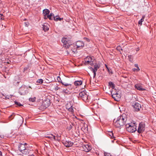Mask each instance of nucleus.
Returning a JSON list of instances; mask_svg holds the SVG:
<instances>
[{
	"mask_svg": "<svg viewBox=\"0 0 156 156\" xmlns=\"http://www.w3.org/2000/svg\"><path fill=\"white\" fill-rule=\"evenodd\" d=\"M62 41L63 43V47L66 48H71V51H68V50H66V51L68 54H69V52H71L73 54L76 53L75 51H76V50L74 48H73L72 47L73 46L72 45L70 41L68 39L65 37L63 38L62 39Z\"/></svg>",
	"mask_w": 156,
	"mask_h": 156,
	"instance_id": "obj_1",
	"label": "nucleus"
},
{
	"mask_svg": "<svg viewBox=\"0 0 156 156\" xmlns=\"http://www.w3.org/2000/svg\"><path fill=\"white\" fill-rule=\"evenodd\" d=\"M126 130L129 132L134 133L136 130V124L134 121L126 125Z\"/></svg>",
	"mask_w": 156,
	"mask_h": 156,
	"instance_id": "obj_2",
	"label": "nucleus"
},
{
	"mask_svg": "<svg viewBox=\"0 0 156 156\" xmlns=\"http://www.w3.org/2000/svg\"><path fill=\"white\" fill-rule=\"evenodd\" d=\"M126 120V117L125 114H122V115L118 117V128L119 127L120 129V127L124 125Z\"/></svg>",
	"mask_w": 156,
	"mask_h": 156,
	"instance_id": "obj_3",
	"label": "nucleus"
},
{
	"mask_svg": "<svg viewBox=\"0 0 156 156\" xmlns=\"http://www.w3.org/2000/svg\"><path fill=\"white\" fill-rule=\"evenodd\" d=\"M145 124L143 122L140 123L138 127L137 131L138 133H142L145 130Z\"/></svg>",
	"mask_w": 156,
	"mask_h": 156,
	"instance_id": "obj_4",
	"label": "nucleus"
},
{
	"mask_svg": "<svg viewBox=\"0 0 156 156\" xmlns=\"http://www.w3.org/2000/svg\"><path fill=\"white\" fill-rule=\"evenodd\" d=\"M27 92V90L25 87V86H22L19 89V93L22 95H25Z\"/></svg>",
	"mask_w": 156,
	"mask_h": 156,
	"instance_id": "obj_5",
	"label": "nucleus"
},
{
	"mask_svg": "<svg viewBox=\"0 0 156 156\" xmlns=\"http://www.w3.org/2000/svg\"><path fill=\"white\" fill-rule=\"evenodd\" d=\"M132 106L134 108V111H135L138 112L140 111L141 108V105L136 102H135L134 105L133 104Z\"/></svg>",
	"mask_w": 156,
	"mask_h": 156,
	"instance_id": "obj_6",
	"label": "nucleus"
},
{
	"mask_svg": "<svg viewBox=\"0 0 156 156\" xmlns=\"http://www.w3.org/2000/svg\"><path fill=\"white\" fill-rule=\"evenodd\" d=\"M50 105V100L47 99L44 101L42 104V106L44 108H48Z\"/></svg>",
	"mask_w": 156,
	"mask_h": 156,
	"instance_id": "obj_7",
	"label": "nucleus"
},
{
	"mask_svg": "<svg viewBox=\"0 0 156 156\" xmlns=\"http://www.w3.org/2000/svg\"><path fill=\"white\" fill-rule=\"evenodd\" d=\"M23 121V118L20 115H18L17 117V122L18 125H20L22 124Z\"/></svg>",
	"mask_w": 156,
	"mask_h": 156,
	"instance_id": "obj_8",
	"label": "nucleus"
},
{
	"mask_svg": "<svg viewBox=\"0 0 156 156\" xmlns=\"http://www.w3.org/2000/svg\"><path fill=\"white\" fill-rule=\"evenodd\" d=\"M63 143L66 147H67L72 146L73 144V143L69 141H66L65 142H63Z\"/></svg>",
	"mask_w": 156,
	"mask_h": 156,
	"instance_id": "obj_9",
	"label": "nucleus"
},
{
	"mask_svg": "<svg viewBox=\"0 0 156 156\" xmlns=\"http://www.w3.org/2000/svg\"><path fill=\"white\" fill-rule=\"evenodd\" d=\"M19 150L22 154H24V150H26L24 145L21 144L19 147Z\"/></svg>",
	"mask_w": 156,
	"mask_h": 156,
	"instance_id": "obj_10",
	"label": "nucleus"
},
{
	"mask_svg": "<svg viewBox=\"0 0 156 156\" xmlns=\"http://www.w3.org/2000/svg\"><path fill=\"white\" fill-rule=\"evenodd\" d=\"M83 150L86 152H88L91 149V147L88 145H83L82 146Z\"/></svg>",
	"mask_w": 156,
	"mask_h": 156,
	"instance_id": "obj_11",
	"label": "nucleus"
},
{
	"mask_svg": "<svg viewBox=\"0 0 156 156\" xmlns=\"http://www.w3.org/2000/svg\"><path fill=\"white\" fill-rule=\"evenodd\" d=\"M135 88L139 90H144L145 89L142 87V86L139 84H136L135 85Z\"/></svg>",
	"mask_w": 156,
	"mask_h": 156,
	"instance_id": "obj_12",
	"label": "nucleus"
},
{
	"mask_svg": "<svg viewBox=\"0 0 156 156\" xmlns=\"http://www.w3.org/2000/svg\"><path fill=\"white\" fill-rule=\"evenodd\" d=\"M111 94L112 98L115 101H117V92L116 91L115 93H113V91L112 90Z\"/></svg>",
	"mask_w": 156,
	"mask_h": 156,
	"instance_id": "obj_13",
	"label": "nucleus"
},
{
	"mask_svg": "<svg viewBox=\"0 0 156 156\" xmlns=\"http://www.w3.org/2000/svg\"><path fill=\"white\" fill-rule=\"evenodd\" d=\"M50 12V11L47 9H44L43 10V14L44 16V18L46 19L45 16L49 14Z\"/></svg>",
	"mask_w": 156,
	"mask_h": 156,
	"instance_id": "obj_14",
	"label": "nucleus"
},
{
	"mask_svg": "<svg viewBox=\"0 0 156 156\" xmlns=\"http://www.w3.org/2000/svg\"><path fill=\"white\" fill-rule=\"evenodd\" d=\"M100 67V65L96 64L94 66V68L91 67L90 69H91V70H95V71H97L98 69H99Z\"/></svg>",
	"mask_w": 156,
	"mask_h": 156,
	"instance_id": "obj_15",
	"label": "nucleus"
},
{
	"mask_svg": "<svg viewBox=\"0 0 156 156\" xmlns=\"http://www.w3.org/2000/svg\"><path fill=\"white\" fill-rule=\"evenodd\" d=\"M48 25L46 23H45L43 26L42 28L45 31H47L48 30L49 28L48 27Z\"/></svg>",
	"mask_w": 156,
	"mask_h": 156,
	"instance_id": "obj_16",
	"label": "nucleus"
},
{
	"mask_svg": "<svg viewBox=\"0 0 156 156\" xmlns=\"http://www.w3.org/2000/svg\"><path fill=\"white\" fill-rule=\"evenodd\" d=\"M108 85L111 87L112 88V89H114L115 90H116V89H115V85L112 82H109Z\"/></svg>",
	"mask_w": 156,
	"mask_h": 156,
	"instance_id": "obj_17",
	"label": "nucleus"
},
{
	"mask_svg": "<svg viewBox=\"0 0 156 156\" xmlns=\"http://www.w3.org/2000/svg\"><path fill=\"white\" fill-rule=\"evenodd\" d=\"M82 83V81L81 80L76 81L74 82V84L76 86L81 85Z\"/></svg>",
	"mask_w": 156,
	"mask_h": 156,
	"instance_id": "obj_18",
	"label": "nucleus"
},
{
	"mask_svg": "<svg viewBox=\"0 0 156 156\" xmlns=\"http://www.w3.org/2000/svg\"><path fill=\"white\" fill-rule=\"evenodd\" d=\"M63 19V18H60L59 17V16H54V20L56 21H58V20L61 21Z\"/></svg>",
	"mask_w": 156,
	"mask_h": 156,
	"instance_id": "obj_19",
	"label": "nucleus"
},
{
	"mask_svg": "<svg viewBox=\"0 0 156 156\" xmlns=\"http://www.w3.org/2000/svg\"><path fill=\"white\" fill-rule=\"evenodd\" d=\"M54 15L53 13H51L50 15L47 16V17L50 20H52L54 19Z\"/></svg>",
	"mask_w": 156,
	"mask_h": 156,
	"instance_id": "obj_20",
	"label": "nucleus"
},
{
	"mask_svg": "<svg viewBox=\"0 0 156 156\" xmlns=\"http://www.w3.org/2000/svg\"><path fill=\"white\" fill-rule=\"evenodd\" d=\"M61 83L62 84V85H64L65 86H68V88H71V84H69L65 83H63L62 82V81H61Z\"/></svg>",
	"mask_w": 156,
	"mask_h": 156,
	"instance_id": "obj_21",
	"label": "nucleus"
},
{
	"mask_svg": "<svg viewBox=\"0 0 156 156\" xmlns=\"http://www.w3.org/2000/svg\"><path fill=\"white\" fill-rule=\"evenodd\" d=\"M145 18V16H143L142 18L138 22V24L139 25H142V22L144 21Z\"/></svg>",
	"mask_w": 156,
	"mask_h": 156,
	"instance_id": "obj_22",
	"label": "nucleus"
},
{
	"mask_svg": "<svg viewBox=\"0 0 156 156\" xmlns=\"http://www.w3.org/2000/svg\"><path fill=\"white\" fill-rule=\"evenodd\" d=\"M79 95L80 97H83L84 96L86 97V94L84 91H82L79 93Z\"/></svg>",
	"mask_w": 156,
	"mask_h": 156,
	"instance_id": "obj_23",
	"label": "nucleus"
},
{
	"mask_svg": "<svg viewBox=\"0 0 156 156\" xmlns=\"http://www.w3.org/2000/svg\"><path fill=\"white\" fill-rule=\"evenodd\" d=\"M73 126V123H70V124L69 125V126H68V127H67V129L69 130H70L72 128Z\"/></svg>",
	"mask_w": 156,
	"mask_h": 156,
	"instance_id": "obj_24",
	"label": "nucleus"
},
{
	"mask_svg": "<svg viewBox=\"0 0 156 156\" xmlns=\"http://www.w3.org/2000/svg\"><path fill=\"white\" fill-rule=\"evenodd\" d=\"M15 115V114L14 113H12V114L10 115L9 117V120H11L13 119L14 118Z\"/></svg>",
	"mask_w": 156,
	"mask_h": 156,
	"instance_id": "obj_25",
	"label": "nucleus"
},
{
	"mask_svg": "<svg viewBox=\"0 0 156 156\" xmlns=\"http://www.w3.org/2000/svg\"><path fill=\"white\" fill-rule=\"evenodd\" d=\"M67 89H63L62 91L63 92L66 94H69L70 93V91L69 90H68Z\"/></svg>",
	"mask_w": 156,
	"mask_h": 156,
	"instance_id": "obj_26",
	"label": "nucleus"
},
{
	"mask_svg": "<svg viewBox=\"0 0 156 156\" xmlns=\"http://www.w3.org/2000/svg\"><path fill=\"white\" fill-rule=\"evenodd\" d=\"M52 136H53V134H50L48 136H46V137L50 139L51 140H52Z\"/></svg>",
	"mask_w": 156,
	"mask_h": 156,
	"instance_id": "obj_27",
	"label": "nucleus"
},
{
	"mask_svg": "<svg viewBox=\"0 0 156 156\" xmlns=\"http://www.w3.org/2000/svg\"><path fill=\"white\" fill-rule=\"evenodd\" d=\"M120 50L122 51V48L120 46V45L118 46V52L119 51L120 53L121 54Z\"/></svg>",
	"mask_w": 156,
	"mask_h": 156,
	"instance_id": "obj_28",
	"label": "nucleus"
},
{
	"mask_svg": "<svg viewBox=\"0 0 156 156\" xmlns=\"http://www.w3.org/2000/svg\"><path fill=\"white\" fill-rule=\"evenodd\" d=\"M36 99V98L35 97L34 98H29V101H32V102H34L35 101Z\"/></svg>",
	"mask_w": 156,
	"mask_h": 156,
	"instance_id": "obj_29",
	"label": "nucleus"
},
{
	"mask_svg": "<svg viewBox=\"0 0 156 156\" xmlns=\"http://www.w3.org/2000/svg\"><path fill=\"white\" fill-rule=\"evenodd\" d=\"M108 134L109 135L111 136V138H112V137L113 138H115V137H114V136H113V132H109V133H108Z\"/></svg>",
	"mask_w": 156,
	"mask_h": 156,
	"instance_id": "obj_30",
	"label": "nucleus"
},
{
	"mask_svg": "<svg viewBox=\"0 0 156 156\" xmlns=\"http://www.w3.org/2000/svg\"><path fill=\"white\" fill-rule=\"evenodd\" d=\"M43 80L42 79H39L37 81V83H42L43 82Z\"/></svg>",
	"mask_w": 156,
	"mask_h": 156,
	"instance_id": "obj_31",
	"label": "nucleus"
},
{
	"mask_svg": "<svg viewBox=\"0 0 156 156\" xmlns=\"http://www.w3.org/2000/svg\"><path fill=\"white\" fill-rule=\"evenodd\" d=\"M134 66L136 67L137 68V69H136V71L137 72H138L140 70V69L139 68V67L138 66V65L137 64H135Z\"/></svg>",
	"mask_w": 156,
	"mask_h": 156,
	"instance_id": "obj_32",
	"label": "nucleus"
},
{
	"mask_svg": "<svg viewBox=\"0 0 156 156\" xmlns=\"http://www.w3.org/2000/svg\"><path fill=\"white\" fill-rule=\"evenodd\" d=\"M15 104L16 105H18V106H23V105H22V104H21L20 103H19V102H17V101H15Z\"/></svg>",
	"mask_w": 156,
	"mask_h": 156,
	"instance_id": "obj_33",
	"label": "nucleus"
},
{
	"mask_svg": "<svg viewBox=\"0 0 156 156\" xmlns=\"http://www.w3.org/2000/svg\"><path fill=\"white\" fill-rule=\"evenodd\" d=\"M87 60H92V57L87 56L85 58V60H86V61H87Z\"/></svg>",
	"mask_w": 156,
	"mask_h": 156,
	"instance_id": "obj_34",
	"label": "nucleus"
},
{
	"mask_svg": "<svg viewBox=\"0 0 156 156\" xmlns=\"http://www.w3.org/2000/svg\"><path fill=\"white\" fill-rule=\"evenodd\" d=\"M131 56H132L131 55H129L128 56V57H129V61H130L131 62H132L133 60V59L131 58Z\"/></svg>",
	"mask_w": 156,
	"mask_h": 156,
	"instance_id": "obj_35",
	"label": "nucleus"
},
{
	"mask_svg": "<svg viewBox=\"0 0 156 156\" xmlns=\"http://www.w3.org/2000/svg\"><path fill=\"white\" fill-rule=\"evenodd\" d=\"M81 43V42L80 41H79L77 43L76 46H77V47H80L81 46H83V45H81L80 46V45H79L78 43ZM81 43H82L81 42Z\"/></svg>",
	"mask_w": 156,
	"mask_h": 156,
	"instance_id": "obj_36",
	"label": "nucleus"
},
{
	"mask_svg": "<svg viewBox=\"0 0 156 156\" xmlns=\"http://www.w3.org/2000/svg\"><path fill=\"white\" fill-rule=\"evenodd\" d=\"M91 71H92L94 73V78L96 75V72H97V71H95V70H91Z\"/></svg>",
	"mask_w": 156,
	"mask_h": 156,
	"instance_id": "obj_37",
	"label": "nucleus"
},
{
	"mask_svg": "<svg viewBox=\"0 0 156 156\" xmlns=\"http://www.w3.org/2000/svg\"><path fill=\"white\" fill-rule=\"evenodd\" d=\"M52 140L54 139V140H58V139H56L55 136L53 135L52 136Z\"/></svg>",
	"mask_w": 156,
	"mask_h": 156,
	"instance_id": "obj_38",
	"label": "nucleus"
},
{
	"mask_svg": "<svg viewBox=\"0 0 156 156\" xmlns=\"http://www.w3.org/2000/svg\"><path fill=\"white\" fill-rule=\"evenodd\" d=\"M85 61L88 64H89L90 63H91V62H92L93 61L92 60H87V61H86V60H85Z\"/></svg>",
	"mask_w": 156,
	"mask_h": 156,
	"instance_id": "obj_39",
	"label": "nucleus"
},
{
	"mask_svg": "<svg viewBox=\"0 0 156 156\" xmlns=\"http://www.w3.org/2000/svg\"><path fill=\"white\" fill-rule=\"evenodd\" d=\"M28 69V67H25L23 69V72H24L26 71Z\"/></svg>",
	"mask_w": 156,
	"mask_h": 156,
	"instance_id": "obj_40",
	"label": "nucleus"
},
{
	"mask_svg": "<svg viewBox=\"0 0 156 156\" xmlns=\"http://www.w3.org/2000/svg\"><path fill=\"white\" fill-rule=\"evenodd\" d=\"M3 15L2 14H0V20H3Z\"/></svg>",
	"mask_w": 156,
	"mask_h": 156,
	"instance_id": "obj_41",
	"label": "nucleus"
},
{
	"mask_svg": "<svg viewBox=\"0 0 156 156\" xmlns=\"http://www.w3.org/2000/svg\"><path fill=\"white\" fill-rule=\"evenodd\" d=\"M60 88L59 87H58L57 86H56V87H55V90H58Z\"/></svg>",
	"mask_w": 156,
	"mask_h": 156,
	"instance_id": "obj_42",
	"label": "nucleus"
},
{
	"mask_svg": "<svg viewBox=\"0 0 156 156\" xmlns=\"http://www.w3.org/2000/svg\"><path fill=\"white\" fill-rule=\"evenodd\" d=\"M57 80H58V82H61V78L59 76H58L57 77Z\"/></svg>",
	"mask_w": 156,
	"mask_h": 156,
	"instance_id": "obj_43",
	"label": "nucleus"
},
{
	"mask_svg": "<svg viewBox=\"0 0 156 156\" xmlns=\"http://www.w3.org/2000/svg\"><path fill=\"white\" fill-rule=\"evenodd\" d=\"M85 40H86L88 42H89L90 41V40L88 38H86V37H84V38Z\"/></svg>",
	"mask_w": 156,
	"mask_h": 156,
	"instance_id": "obj_44",
	"label": "nucleus"
},
{
	"mask_svg": "<svg viewBox=\"0 0 156 156\" xmlns=\"http://www.w3.org/2000/svg\"><path fill=\"white\" fill-rule=\"evenodd\" d=\"M105 156H110V155L109 154L106 153V152L105 153Z\"/></svg>",
	"mask_w": 156,
	"mask_h": 156,
	"instance_id": "obj_45",
	"label": "nucleus"
},
{
	"mask_svg": "<svg viewBox=\"0 0 156 156\" xmlns=\"http://www.w3.org/2000/svg\"><path fill=\"white\" fill-rule=\"evenodd\" d=\"M117 122V120H115V119L113 121V122L114 123H116V122Z\"/></svg>",
	"mask_w": 156,
	"mask_h": 156,
	"instance_id": "obj_46",
	"label": "nucleus"
},
{
	"mask_svg": "<svg viewBox=\"0 0 156 156\" xmlns=\"http://www.w3.org/2000/svg\"><path fill=\"white\" fill-rule=\"evenodd\" d=\"M69 110L70 111L72 112V110H73V108H69Z\"/></svg>",
	"mask_w": 156,
	"mask_h": 156,
	"instance_id": "obj_47",
	"label": "nucleus"
},
{
	"mask_svg": "<svg viewBox=\"0 0 156 156\" xmlns=\"http://www.w3.org/2000/svg\"><path fill=\"white\" fill-rule=\"evenodd\" d=\"M119 111H120L121 113H122L121 110H120V107H119Z\"/></svg>",
	"mask_w": 156,
	"mask_h": 156,
	"instance_id": "obj_48",
	"label": "nucleus"
},
{
	"mask_svg": "<svg viewBox=\"0 0 156 156\" xmlns=\"http://www.w3.org/2000/svg\"><path fill=\"white\" fill-rule=\"evenodd\" d=\"M2 155V153L1 151H0V156Z\"/></svg>",
	"mask_w": 156,
	"mask_h": 156,
	"instance_id": "obj_49",
	"label": "nucleus"
},
{
	"mask_svg": "<svg viewBox=\"0 0 156 156\" xmlns=\"http://www.w3.org/2000/svg\"><path fill=\"white\" fill-rule=\"evenodd\" d=\"M134 71H136V69L135 68L133 69V70Z\"/></svg>",
	"mask_w": 156,
	"mask_h": 156,
	"instance_id": "obj_50",
	"label": "nucleus"
},
{
	"mask_svg": "<svg viewBox=\"0 0 156 156\" xmlns=\"http://www.w3.org/2000/svg\"><path fill=\"white\" fill-rule=\"evenodd\" d=\"M121 96L120 95H119V96H118V98L119 97L120 98H121Z\"/></svg>",
	"mask_w": 156,
	"mask_h": 156,
	"instance_id": "obj_51",
	"label": "nucleus"
},
{
	"mask_svg": "<svg viewBox=\"0 0 156 156\" xmlns=\"http://www.w3.org/2000/svg\"><path fill=\"white\" fill-rule=\"evenodd\" d=\"M105 66H106V68L108 69V70H109L108 68V67L106 65H105Z\"/></svg>",
	"mask_w": 156,
	"mask_h": 156,
	"instance_id": "obj_52",
	"label": "nucleus"
},
{
	"mask_svg": "<svg viewBox=\"0 0 156 156\" xmlns=\"http://www.w3.org/2000/svg\"><path fill=\"white\" fill-rule=\"evenodd\" d=\"M25 24H26V25L27 26H28V25H27V24L26 23H25Z\"/></svg>",
	"mask_w": 156,
	"mask_h": 156,
	"instance_id": "obj_53",
	"label": "nucleus"
},
{
	"mask_svg": "<svg viewBox=\"0 0 156 156\" xmlns=\"http://www.w3.org/2000/svg\"><path fill=\"white\" fill-rule=\"evenodd\" d=\"M29 87L31 89L32 88L31 87H30V86H29Z\"/></svg>",
	"mask_w": 156,
	"mask_h": 156,
	"instance_id": "obj_54",
	"label": "nucleus"
},
{
	"mask_svg": "<svg viewBox=\"0 0 156 156\" xmlns=\"http://www.w3.org/2000/svg\"><path fill=\"white\" fill-rule=\"evenodd\" d=\"M139 50V48H138L137 50H136V51H138Z\"/></svg>",
	"mask_w": 156,
	"mask_h": 156,
	"instance_id": "obj_55",
	"label": "nucleus"
},
{
	"mask_svg": "<svg viewBox=\"0 0 156 156\" xmlns=\"http://www.w3.org/2000/svg\"><path fill=\"white\" fill-rule=\"evenodd\" d=\"M68 51H71V48L70 49H69V50H68Z\"/></svg>",
	"mask_w": 156,
	"mask_h": 156,
	"instance_id": "obj_56",
	"label": "nucleus"
},
{
	"mask_svg": "<svg viewBox=\"0 0 156 156\" xmlns=\"http://www.w3.org/2000/svg\"><path fill=\"white\" fill-rule=\"evenodd\" d=\"M26 144H27V143H25L24 144V145H26Z\"/></svg>",
	"mask_w": 156,
	"mask_h": 156,
	"instance_id": "obj_57",
	"label": "nucleus"
},
{
	"mask_svg": "<svg viewBox=\"0 0 156 156\" xmlns=\"http://www.w3.org/2000/svg\"><path fill=\"white\" fill-rule=\"evenodd\" d=\"M17 83H19V82H17Z\"/></svg>",
	"mask_w": 156,
	"mask_h": 156,
	"instance_id": "obj_58",
	"label": "nucleus"
},
{
	"mask_svg": "<svg viewBox=\"0 0 156 156\" xmlns=\"http://www.w3.org/2000/svg\"><path fill=\"white\" fill-rule=\"evenodd\" d=\"M6 98H8V97H7Z\"/></svg>",
	"mask_w": 156,
	"mask_h": 156,
	"instance_id": "obj_59",
	"label": "nucleus"
},
{
	"mask_svg": "<svg viewBox=\"0 0 156 156\" xmlns=\"http://www.w3.org/2000/svg\"><path fill=\"white\" fill-rule=\"evenodd\" d=\"M6 98H8V97H7Z\"/></svg>",
	"mask_w": 156,
	"mask_h": 156,
	"instance_id": "obj_60",
	"label": "nucleus"
},
{
	"mask_svg": "<svg viewBox=\"0 0 156 156\" xmlns=\"http://www.w3.org/2000/svg\"><path fill=\"white\" fill-rule=\"evenodd\" d=\"M112 142H113V141L112 140Z\"/></svg>",
	"mask_w": 156,
	"mask_h": 156,
	"instance_id": "obj_61",
	"label": "nucleus"
}]
</instances>
